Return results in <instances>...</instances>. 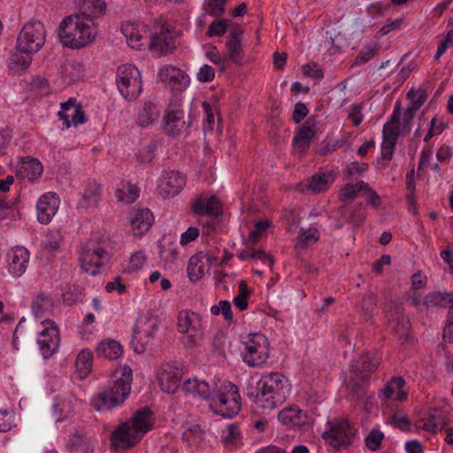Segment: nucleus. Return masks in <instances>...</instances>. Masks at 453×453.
<instances>
[{
  "label": "nucleus",
  "instance_id": "f257e3e1",
  "mask_svg": "<svg viewBox=\"0 0 453 453\" xmlns=\"http://www.w3.org/2000/svg\"><path fill=\"white\" fill-rule=\"evenodd\" d=\"M288 390V379L281 373L272 372L264 375L247 395L258 408L273 409L285 402Z\"/></svg>",
  "mask_w": 453,
  "mask_h": 453
},
{
  "label": "nucleus",
  "instance_id": "f03ea898",
  "mask_svg": "<svg viewBox=\"0 0 453 453\" xmlns=\"http://www.w3.org/2000/svg\"><path fill=\"white\" fill-rule=\"evenodd\" d=\"M153 425V412L147 406L137 410L127 422L111 432V443L114 447L130 449L136 445Z\"/></svg>",
  "mask_w": 453,
  "mask_h": 453
},
{
  "label": "nucleus",
  "instance_id": "7ed1b4c3",
  "mask_svg": "<svg viewBox=\"0 0 453 453\" xmlns=\"http://www.w3.org/2000/svg\"><path fill=\"white\" fill-rule=\"evenodd\" d=\"M111 385L100 392L92 401L93 407L100 411L122 404L131 391L133 371L128 365L119 366L113 373Z\"/></svg>",
  "mask_w": 453,
  "mask_h": 453
},
{
  "label": "nucleus",
  "instance_id": "20e7f679",
  "mask_svg": "<svg viewBox=\"0 0 453 453\" xmlns=\"http://www.w3.org/2000/svg\"><path fill=\"white\" fill-rule=\"evenodd\" d=\"M90 19L81 14L65 17L59 25L61 42L64 46L80 49L91 43L96 36V29Z\"/></svg>",
  "mask_w": 453,
  "mask_h": 453
},
{
  "label": "nucleus",
  "instance_id": "39448f33",
  "mask_svg": "<svg viewBox=\"0 0 453 453\" xmlns=\"http://www.w3.org/2000/svg\"><path fill=\"white\" fill-rule=\"evenodd\" d=\"M216 389L211 397V407L224 418H232L241 410V396L238 388L231 382L216 384Z\"/></svg>",
  "mask_w": 453,
  "mask_h": 453
},
{
  "label": "nucleus",
  "instance_id": "423d86ee",
  "mask_svg": "<svg viewBox=\"0 0 453 453\" xmlns=\"http://www.w3.org/2000/svg\"><path fill=\"white\" fill-rule=\"evenodd\" d=\"M327 426L328 429L322 434V437L334 449L340 451L353 443L357 429L347 418L333 419L327 422Z\"/></svg>",
  "mask_w": 453,
  "mask_h": 453
},
{
  "label": "nucleus",
  "instance_id": "0eeeda50",
  "mask_svg": "<svg viewBox=\"0 0 453 453\" xmlns=\"http://www.w3.org/2000/svg\"><path fill=\"white\" fill-rule=\"evenodd\" d=\"M46 31L40 21L27 23L17 38V50L25 53H35L44 44Z\"/></svg>",
  "mask_w": 453,
  "mask_h": 453
},
{
  "label": "nucleus",
  "instance_id": "6e6552de",
  "mask_svg": "<svg viewBox=\"0 0 453 453\" xmlns=\"http://www.w3.org/2000/svg\"><path fill=\"white\" fill-rule=\"evenodd\" d=\"M117 84L120 94L129 101L136 99L142 90L141 73L132 65H124L118 68Z\"/></svg>",
  "mask_w": 453,
  "mask_h": 453
},
{
  "label": "nucleus",
  "instance_id": "1a4fd4ad",
  "mask_svg": "<svg viewBox=\"0 0 453 453\" xmlns=\"http://www.w3.org/2000/svg\"><path fill=\"white\" fill-rule=\"evenodd\" d=\"M192 123L191 113L180 105L170 104L163 117L162 127L164 132L170 136H177L190 127Z\"/></svg>",
  "mask_w": 453,
  "mask_h": 453
},
{
  "label": "nucleus",
  "instance_id": "9d476101",
  "mask_svg": "<svg viewBox=\"0 0 453 453\" xmlns=\"http://www.w3.org/2000/svg\"><path fill=\"white\" fill-rule=\"evenodd\" d=\"M245 343L242 358L249 366H258L269 357V342L261 334H254Z\"/></svg>",
  "mask_w": 453,
  "mask_h": 453
},
{
  "label": "nucleus",
  "instance_id": "9b49d317",
  "mask_svg": "<svg viewBox=\"0 0 453 453\" xmlns=\"http://www.w3.org/2000/svg\"><path fill=\"white\" fill-rule=\"evenodd\" d=\"M157 328V323L151 319L138 320L131 341L134 350L143 353L152 344Z\"/></svg>",
  "mask_w": 453,
  "mask_h": 453
},
{
  "label": "nucleus",
  "instance_id": "f8f14e48",
  "mask_svg": "<svg viewBox=\"0 0 453 453\" xmlns=\"http://www.w3.org/2000/svg\"><path fill=\"white\" fill-rule=\"evenodd\" d=\"M81 268L95 275L97 273L100 266L108 262L109 257L107 252L101 247H96L94 243H88L81 253Z\"/></svg>",
  "mask_w": 453,
  "mask_h": 453
},
{
  "label": "nucleus",
  "instance_id": "ddd939ff",
  "mask_svg": "<svg viewBox=\"0 0 453 453\" xmlns=\"http://www.w3.org/2000/svg\"><path fill=\"white\" fill-rule=\"evenodd\" d=\"M181 378L182 370L168 363L162 365L157 372L161 389L169 394L176 392L180 387Z\"/></svg>",
  "mask_w": 453,
  "mask_h": 453
},
{
  "label": "nucleus",
  "instance_id": "4468645a",
  "mask_svg": "<svg viewBox=\"0 0 453 453\" xmlns=\"http://www.w3.org/2000/svg\"><path fill=\"white\" fill-rule=\"evenodd\" d=\"M43 325L51 324L50 327H46L40 334V338L37 342L40 346V350L44 358L50 357L57 352L59 346V332L57 326L50 320H45Z\"/></svg>",
  "mask_w": 453,
  "mask_h": 453
},
{
  "label": "nucleus",
  "instance_id": "2eb2a0df",
  "mask_svg": "<svg viewBox=\"0 0 453 453\" xmlns=\"http://www.w3.org/2000/svg\"><path fill=\"white\" fill-rule=\"evenodd\" d=\"M175 40L173 36L170 26H162L155 33L151 34L149 48L160 54L172 53L175 49Z\"/></svg>",
  "mask_w": 453,
  "mask_h": 453
},
{
  "label": "nucleus",
  "instance_id": "dca6fc26",
  "mask_svg": "<svg viewBox=\"0 0 453 453\" xmlns=\"http://www.w3.org/2000/svg\"><path fill=\"white\" fill-rule=\"evenodd\" d=\"M60 119L64 121L65 128L71 127V123L76 127L86 121L85 113L81 104L75 98H69L68 101L61 104V111L58 113Z\"/></svg>",
  "mask_w": 453,
  "mask_h": 453
},
{
  "label": "nucleus",
  "instance_id": "f3484780",
  "mask_svg": "<svg viewBox=\"0 0 453 453\" xmlns=\"http://www.w3.org/2000/svg\"><path fill=\"white\" fill-rule=\"evenodd\" d=\"M29 252L24 247L12 248L7 255V267L13 277L21 276L27 270Z\"/></svg>",
  "mask_w": 453,
  "mask_h": 453
},
{
  "label": "nucleus",
  "instance_id": "a211bd4d",
  "mask_svg": "<svg viewBox=\"0 0 453 453\" xmlns=\"http://www.w3.org/2000/svg\"><path fill=\"white\" fill-rule=\"evenodd\" d=\"M158 77L162 82L175 92L182 91L188 82L185 73L180 68L172 65L161 68L158 73Z\"/></svg>",
  "mask_w": 453,
  "mask_h": 453
},
{
  "label": "nucleus",
  "instance_id": "6ab92c4d",
  "mask_svg": "<svg viewBox=\"0 0 453 453\" xmlns=\"http://www.w3.org/2000/svg\"><path fill=\"white\" fill-rule=\"evenodd\" d=\"M59 199L55 193L42 196L37 203L38 220L42 224L49 223L57 213Z\"/></svg>",
  "mask_w": 453,
  "mask_h": 453
},
{
  "label": "nucleus",
  "instance_id": "aec40b11",
  "mask_svg": "<svg viewBox=\"0 0 453 453\" xmlns=\"http://www.w3.org/2000/svg\"><path fill=\"white\" fill-rule=\"evenodd\" d=\"M242 34L243 30L239 25L234 26L230 30L229 40L226 44L229 59L237 65H242L243 59Z\"/></svg>",
  "mask_w": 453,
  "mask_h": 453
},
{
  "label": "nucleus",
  "instance_id": "412c9836",
  "mask_svg": "<svg viewBox=\"0 0 453 453\" xmlns=\"http://www.w3.org/2000/svg\"><path fill=\"white\" fill-rule=\"evenodd\" d=\"M316 116L308 118L306 121L302 125L298 133L293 140V144L296 148L299 149L302 152L305 151L311 144V139L316 134Z\"/></svg>",
  "mask_w": 453,
  "mask_h": 453
},
{
  "label": "nucleus",
  "instance_id": "4be33fe9",
  "mask_svg": "<svg viewBox=\"0 0 453 453\" xmlns=\"http://www.w3.org/2000/svg\"><path fill=\"white\" fill-rule=\"evenodd\" d=\"M185 185V179L179 172L165 171L160 184L161 193L165 196H175Z\"/></svg>",
  "mask_w": 453,
  "mask_h": 453
},
{
  "label": "nucleus",
  "instance_id": "5701e85b",
  "mask_svg": "<svg viewBox=\"0 0 453 453\" xmlns=\"http://www.w3.org/2000/svg\"><path fill=\"white\" fill-rule=\"evenodd\" d=\"M154 222L152 212L145 208L135 211L130 217L132 229L137 231L135 235H142L149 231Z\"/></svg>",
  "mask_w": 453,
  "mask_h": 453
},
{
  "label": "nucleus",
  "instance_id": "b1692460",
  "mask_svg": "<svg viewBox=\"0 0 453 453\" xmlns=\"http://www.w3.org/2000/svg\"><path fill=\"white\" fill-rule=\"evenodd\" d=\"M192 211L197 215L216 216L220 211V203L214 196H200L192 203Z\"/></svg>",
  "mask_w": 453,
  "mask_h": 453
},
{
  "label": "nucleus",
  "instance_id": "393cba45",
  "mask_svg": "<svg viewBox=\"0 0 453 453\" xmlns=\"http://www.w3.org/2000/svg\"><path fill=\"white\" fill-rule=\"evenodd\" d=\"M278 419L289 427H299L301 429L306 425L307 415L298 408L289 407L280 411Z\"/></svg>",
  "mask_w": 453,
  "mask_h": 453
},
{
  "label": "nucleus",
  "instance_id": "a878e982",
  "mask_svg": "<svg viewBox=\"0 0 453 453\" xmlns=\"http://www.w3.org/2000/svg\"><path fill=\"white\" fill-rule=\"evenodd\" d=\"M369 380L370 375L364 373L358 365H356L350 369V378L347 383V388L359 398L365 395V386Z\"/></svg>",
  "mask_w": 453,
  "mask_h": 453
},
{
  "label": "nucleus",
  "instance_id": "bb28decb",
  "mask_svg": "<svg viewBox=\"0 0 453 453\" xmlns=\"http://www.w3.org/2000/svg\"><path fill=\"white\" fill-rule=\"evenodd\" d=\"M182 389L187 393L198 395L204 400H210L216 390V386L211 388L205 380H200L197 378H193L188 379L184 381Z\"/></svg>",
  "mask_w": 453,
  "mask_h": 453
},
{
  "label": "nucleus",
  "instance_id": "cd10ccee",
  "mask_svg": "<svg viewBox=\"0 0 453 453\" xmlns=\"http://www.w3.org/2000/svg\"><path fill=\"white\" fill-rule=\"evenodd\" d=\"M121 32L126 36L127 42L131 48L141 50L145 44L146 38H144L142 32L136 25L133 23L124 24L122 25Z\"/></svg>",
  "mask_w": 453,
  "mask_h": 453
},
{
  "label": "nucleus",
  "instance_id": "c85d7f7f",
  "mask_svg": "<svg viewBox=\"0 0 453 453\" xmlns=\"http://www.w3.org/2000/svg\"><path fill=\"white\" fill-rule=\"evenodd\" d=\"M42 165L35 158L22 161L18 170L19 175L28 180L37 179L42 175Z\"/></svg>",
  "mask_w": 453,
  "mask_h": 453
},
{
  "label": "nucleus",
  "instance_id": "c756f323",
  "mask_svg": "<svg viewBox=\"0 0 453 453\" xmlns=\"http://www.w3.org/2000/svg\"><path fill=\"white\" fill-rule=\"evenodd\" d=\"M121 345L114 340L102 341L96 349V356L107 359H117L122 355Z\"/></svg>",
  "mask_w": 453,
  "mask_h": 453
},
{
  "label": "nucleus",
  "instance_id": "7c9ffc66",
  "mask_svg": "<svg viewBox=\"0 0 453 453\" xmlns=\"http://www.w3.org/2000/svg\"><path fill=\"white\" fill-rule=\"evenodd\" d=\"M205 257V253L198 252L189 258L187 272L191 281H197L204 275L203 261Z\"/></svg>",
  "mask_w": 453,
  "mask_h": 453
},
{
  "label": "nucleus",
  "instance_id": "2f4dec72",
  "mask_svg": "<svg viewBox=\"0 0 453 453\" xmlns=\"http://www.w3.org/2000/svg\"><path fill=\"white\" fill-rule=\"evenodd\" d=\"M334 177L331 173H316L312 175L306 185L308 190L312 193H320L326 191L329 188V184L333 181Z\"/></svg>",
  "mask_w": 453,
  "mask_h": 453
},
{
  "label": "nucleus",
  "instance_id": "473e14b6",
  "mask_svg": "<svg viewBox=\"0 0 453 453\" xmlns=\"http://www.w3.org/2000/svg\"><path fill=\"white\" fill-rule=\"evenodd\" d=\"M93 365V353L88 349L79 352L75 361V366L80 378H85L91 372Z\"/></svg>",
  "mask_w": 453,
  "mask_h": 453
},
{
  "label": "nucleus",
  "instance_id": "72a5a7b5",
  "mask_svg": "<svg viewBox=\"0 0 453 453\" xmlns=\"http://www.w3.org/2000/svg\"><path fill=\"white\" fill-rule=\"evenodd\" d=\"M105 8L106 4L103 0H83L82 12L80 14L93 21L94 18L104 13Z\"/></svg>",
  "mask_w": 453,
  "mask_h": 453
},
{
  "label": "nucleus",
  "instance_id": "f704fd0d",
  "mask_svg": "<svg viewBox=\"0 0 453 453\" xmlns=\"http://www.w3.org/2000/svg\"><path fill=\"white\" fill-rule=\"evenodd\" d=\"M53 301L50 295L39 293L32 303V311L36 317H42L52 311Z\"/></svg>",
  "mask_w": 453,
  "mask_h": 453
},
{
  "label": "nucleus",
  "instance_id": "c9c22d12",
  "mask_svg": "<svg viewBox=\"0 0 453 453\" xmlns=\"http://www.w3.org/2000/svg\"><path fill=\"white\" fill-rule=\"evenodd\" d=\"M179 332L186 334L184 344L188 349L200 345L203 340V328L201 321L197 323V326L194 325L193 327L188 328L187 331Z\"/></svg>",
  "mask_w": 453,
  "mask_h": 453
},
{
  "label": "nucleus",
  "instance_id": "e433bc0d",
  "mask_svg": "<svg viewBox=\"0 0 453 453\" xmlns=\"http://www.w3.org/2000/svg\"><path fill=\"white\" fill-rule=\"evenodd\" d=\"M158 118V111L156 105L150 102L145 103L143 108L139 111L137 116V124L145 127L153 123Z\"/></svg>",
  "mask_w": 453,
  "mask_h": 453
},
{
  "label": "nucleus",
  "instance_id": "4c0bfd02",
  "mask_svg": "<svg viewBox=\"0 0 453 453\" xmlns=\"http://www.w3.org/2000/svg\"><path fill=\"white\" fill-rule=\"evenodd\" d=\"M160 257L165 265L173 264L179 257L178 246L173 242L160 243Z\"/></svg>",
  "mask_w": 453,
  "mask_h": 453
},
{
  "label": "nucleus",
  "instance_id": "58836bf2",
  "mask_svg": "<svg viewBox=\"0 0 453 453\" xmlns=\"http://www.w3.org/2000/svg\"><path fill=\"white\" fill-rule=\"evenodd\" d=\"M201 321V317L190 311H181L178 316V330L187 331L188 328L193 327L194 325Z\"/></svg>",
  "mask_w": 453,
  "mask_h": 453
},
{
  "label": "nucleus",
  "instance_id": "ea45409f",
  "mask_svg": "<svg viewBox=\"0 0 453 453\" xmlns=\"http://www.w3.org/2000/svg\"><path fill=\"white\" fill-rule=\"evenodd\" d=\"M139 194L140 189L136 185L127 183L126 188L117 189L116 197L119 202L132 203L138 198Z\"/></svg>",
  "mask_w": 453,
  "mask_h": 453
},
{
  "label": "nucleus",
  "instance_id": "a19ab883",
  "mask_svg": "<svg viewBox=\"0 0 453 453\" xmlns=\"http://www.w3.org/2000/svg\"><path fill=\"white\" fill-rule=\"evenodd\" d=\"M368 188V183L358 180L355 184H346L340 192V200L342 202L354 200L360 190Z\"/></svg>",
  "mask_w": 453,
  "mask_h": 453
},
{
  "label": "nucleus",
  "instance_id": "79ce46f5",
  "mask_svg": "<svg viewBox=\"0 0 453 453\" xmlns=\"http://www.w3.org/2000/svg\"><path fill=\"white\" fill-rule=\"evenodd\" d=\"M346 212H342V215L345 218V219L353 225L354 227L359 226L362 225L365 219V209L363 203L357 204L349 213V215H345Z\"/></svg>",
  "mask_w": 453,
  "mask_h": 453
},
{
  "label": "nucleus",
  "instance_id": "37998d69",
  "mask_svg": "<svg viewBox=\"0 0 453 453\" xmlns=\"http://www.w3.org/2000/svg\"><path fill=\"white\" fill-rule=\"evenodd\" d=\"M20 51L15 52L10 58V67L16 68L17 72L27 69L32 62V53H26L25 56Z\"/></svg>",
  "mask_w": 453,
  "mask_h": 453
},
{
  "label": "nucleus",
  "instance_id": "c03bdc74",
  "mask_svg": "<svg viewBox=\"0 0 453 453\" xmlns=\"http://www.w3.org/2000/svg\"><path fill=\"white\" fill-rule=\"evenodd\" d=\"M410 328L411 323L407 318L404 316L398 318L395 330L402 345L410 341Z\"/></svg>",
  "mask_w": 453,
  "mask_h": 453
},
{
  "label": "nucleus",
  "instance_id": "a18cd8bd",
  "mask_svg": "<svg viewBox=\"0 0 453 453\" xmlns=\"http://www.w3.org/2000/svg\"><path fill=\"white\" fill-rule=\"evenodd\" d=\"M250 295V291L248 288L245 280H241L239 283V294L234 298V304L241 311H244L248 307V298Z\"/></svg>",
  "mask_w": 453,
  "mask_h": 453
},
{
  "label": "nucleus",
  "instance_id": "49530a36",
  "mask_svg": "<svg viewBox=\"0 0 453 453\" xmlns=\"http://www.w3.org/2000/svg\"><path fill=\"white\" fill-rule=\"evenodd\" d=\"M319 239V232L316 227H310L309 229L303 231L298 236L297 246L300 248H305L308 245L317 242Z\"/></svg>",
  "mask_w": 453,
  "mask_h": 453
},
{
  "label": "nucleus",
  "instance_id": "de8ad7c7",
  "mask_svg": "<svg viewBox=\"0 0 453 453\" xmlns=\"http://www.w3.org/2000/svg\"><path fill=\"white\" fill-rule=\"evenodd\" d=\"M407 97L411 100V105L409 106L414 111H418L426 100V93L424 89L411 88L407 93Z\"/></svg>",
  "mask_w": 453,
  "mask_h": 453
},
{
  "label": "nucleus",
  "instance_id": "09e8293b",
  "mask_svg": "<svg viewBox=\"0 0 453 453\" xmlns=\"http://www.w3.org/2000/svg\"><path fill=\"white\" fill-rule=\"evenodd\" d=\"M228 25V19H222L214 20L209 25L206 35L209 37L222 36L226 32Z\"/></svg>",
  "mask_w": 453,
  "mask_h": 453
},
{
  "label": "nucleus",
  "instance_id": "8fccbe9b",
  "mask_svg": "<svg viewBox=\"0 0 453 453\" xmlns=\"http://www.w3.org/2000/svg\"><path fill=\"white\" fill-rule=\"evenodd\" d=\"M384 438V434L380 430H372L365 437V446L372 451L380 449L381 441Z\"/></svg>",
  "mask_w": 453,
  "mask_h": 453
},
{
  "label": "nucleus",
  "instance_id": "3c124183",
  "mask_svg": "<svg viewBox=\"0 0 453 453\" xmlns=\"http://www.w3.org/2000/svg\"><path fill=\"white\" fill-rule=\"evenodd\" d=\"M380 365V360L375 355H364L361 357V365H358L364 373L370 375L377 370Z\"/></svg>",
  "mask_w": 453,
  "mask_h": 453
},
{
  "label": "nucleus",
  "instance_id": "603ef678",
  "mask_svg": "<svg viewBox=\"0 0 453 453\" xmlns=\"http://www.w3.org/2000/svg\"><path fill=\"white\" fill-rule=\"evenodd\" d=\"M222 436V442L226 448H231L235 445L237 440L241 437V433L238 427L234 425H229Z\"/></svg>",
  "mask_w": 453,
  "mask_h": 453
},
{
  "label": "nucleus",
  "instance_id": "864d4df0",
  "mask_svg": "<svg viewBox=\"0 0 453 453\" xmlns=\"http://www.w3.org/2000/svg\"><path fill=\"white\" fill-rule=\"evenodd\" d=\"M271 225L272 222L268 219L258 220L254 224V228L250 231L249 235V238L253 244L257 242L261 236H263Z\"/></svg>",
  "mask_w": 453,
  "mask_h": 453
},
{
  "label": "nucleus",
  "instance_id": "5fc2aeb1",
  "mask_svg": "<svg viewBox=\"0 0 453 453\" xmlns=\"http://www.w3.org/2000/svg\"><path fill=\"white\" fill-rule=\"evenodd\" d=\"M377 306V298L373 293H368L363 299L362 310L363 315L366 320H369L372 317V311Z\"/></svg>",
  "mask_w": 453,
  "mask_h": 453
},
{
  "label": "nucleus",
  "instance_id": "6e6d98bb",
  "mask_svg": "<svg viewBox=\"0 0 453 453\" xmlns=\"http://www.w3.org/2000/svg\"><path fill=\"white\" fill-rule=\"evenodd\" d=\"M404 385L405 380L403 377H394L381 389V394L385 396V398L388 399L393 395L395 390L403 388Z\"/></svg>",
  "mask_w": 453,
  "mask_h": 453
},
{
  "label": "nucleus",
  "instance_id": "4d7b16f0",
  "mask_svg": "<svg viewBox=\"0 0 453 453\" xmlns=\"http://www.w3.org/2000/svg\"><path fill=\"white\" fill-rule=\"evenodd\" d=\"M211 311L214 315H219V313H222L224 316V319L226 321H232L233 320V312H232V307L230 302L226 300H221L219 303V305H213L211 308Z\"/></svg>",
  "mask_w": 453,
  "mask_h": 453
},
{
  "label": "nucleus",
  "instance_id": "13d9d810",
  "mask_svg": "<svg viewBox=\"0 0 453 453\" xmlns=\"http://www.w3.org/2000/svg\"><path fill=\"white\" fill-rule=\"evenodd\" d=\"M432 422L434 423V427L437 430L441 431L442 429H445L448 423H449V418L447 414L438 409H434L430 412Z\"/></svg>",
  "mask_w": 453,
  "mask_h": 453
},
{
  "label": "nucleus",
  "instance_id": "bf43d9fd",
  "mask_svg": "<svg viewBox=\"0 0 453 453\" xmlns=\"http://www.w3.org/2000/svg\"><path fill=\"white\" fill-rule=\"evenodd\" d=\"M396 142L383 139L381 144V157L383 166H387L388 162L392 159Z\"/></svg>",
  "mask_w": 453,
  "mask_h": 453
},
{
  "label": "nucleus",
  "instance_id": "052dcab7",
  "mask_svg": "<svg viewBox=\"0 0 453 453\" xmlns=\"http://www.w3.org/2000/svg\"><path fill=\"white\" fill-rule=\"evenodd\" d=\"M225 0H207L206 12L212 16L219 17L225 12Z\"/></svg>",
  "mask_w": 453,
  "mask_h": 453
},
{
  "label": "nucleus",
  "instance_id": "680f3d73",
  "mask_svg": "<svg viewBox=\"0 0 453 453\" xmlns=\"http://www.w3.org/2000/svg\"><path fill=\"white\" fill-rule=\"evenodd\" d=\"M101 194V186L99 183L93 181L89 183L83 194V198L87 201L96 202Z\"/></svg>",
  "mask_w": 453,
  "mask_h": 453
},
{
  "label": "nucleus",
  "instance_id": "e2e57ef3",
  "mask_svg": "<svg viewBox=\"0 0 453 453\" xmlns=\"http://www.w3.org/2000/svg\"><path fill=\"white\" fill-rule=\"evenodd\" d=\"M156 149L157 144L155 142L150 143L138 153L137 159L141 163H150L154 157Z\"/></svg>",
  "mask_w": 453,
  "mask_h": 453
},
{
  "label": "nucleus",
  "instance_id": "0e129e2a",
  "mask_svg": "<svg viewBox=\"0 0 453 453\" xmlns=\"http://www.w3.org/2000/svg\"><path fill=\"white\" fill-rule=\"evenodd\" d=\"M368 167L369 165L367 163L352 162L346 167L344 173L349 176L361 175L368 170Z\"/></svg>",
  "mask_w": 453,
  "mask_h": 453
},
{
  "label": "nucleus",
  "instance_id": "69168bd1",
  "mask_svg": "<svg viewBox=\"0 0 453 453\" xmlns=\"http://www.w3.org/2000/svg\"><path fill=\"white\" fill-rule=\"evenodd\" d=\"M400 134V126L386 123L383 127V139L397 142Z\"/></svg>",
  "mask_w": 453,
  "mask_h": 453
},
{
  "label": "nucleus",
  "instance_id": "338daca9",
  "mask_svg": "<svg viewBox=\"0 0 453 453\" xmlns=\"http://www.w3.org/2000/svg\"><path fill=\"white\" fill-rule=\"evenodd\" d=\"M424 303L428 307L442 306V292H432L425 296Z\"/></svg>",
  "mask_w": 453,
  "mask_h": 453
},
{
  "label": "nucleus",
  "instance_id": "774afa93",
  "mask_svg": "<svg viewBox=\"0 0 453 453\" xmlns=\"http://www.w3.org/2000/svg\"><path fill=\"white\" fill-rule=\"evenodd\" d=\"M13 424V415L6 411H0V432H8Z\"/></svg>",
  "mask_w": 453,
  "mask_h": 453
}]
</instances>
